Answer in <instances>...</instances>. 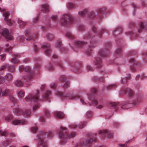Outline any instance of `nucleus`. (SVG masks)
<instances>
[{"mask_svg":"<svg viewBox=\"0 0 147 147\" xmlns=\"http://www.w3.org/2000/svg\"><path fill=\"white\" fill-rule=\"evenodd\" d=\"M15 86L18 87H21L23 85V83L20 80H17L14 82Z\"/></svg>","mask_w":147,"mask_h":147,"instance_id":"21","label":"nucleus"},{"mask_svg":"<svg viewBox=\"0 0 147 147\" xmlns=\"http://www.w3.org/2000/svg\"><path fill=\"white\" fill-rule=\"evenodd\" d=\"M115 53L117 55L121 54V50L119 49H117L115 51Z\"/></svg>","mask_w":147,"mask_h":147,"instance_id":"48","label":"nucleus"},{"mask_svg":"<svg viewBox=\"0 0 147 147\" xmlns=\"http://www.w3.org/2000/svg\"><path fill=\"white\" fill-rule=\"evenodd\" d=\"M39 107V106L38 105H35L33 107V109L34 110H36Z\"/></svg>","mask_w":147,"mask_h":147,"instance_id":"62","label":"nucleus"},{"mask_svg":"<svg viewBox=\"0 0 147 147\" xmlns=\"http://www.w3.org/2000/svg\"><path fill=\"white\" fill-rule=\"evenodd\" d=\"M26 123V121L23 120H15L13 121L12 124L15 125H17L18 124L24 125Z\"/></svg>","mask_w":147,"mask_h":147,"instance_id":"16","label":"nucleus"},{"mask_svg":"<svg viewBox=\"0 0 147 147\" xmlns=\"http://www.w3.org/2000/svg\"><path fill=\"white\" fill-rule=\"evenodd\" d=\"M45 113L46 115L47 116L49 117V111L47 110H46L45 111Z\"/></svg>","mask_w":147,"mask_h":147,"instance_id":"57","label":"nucleus"},{"mask_svg":"<svg viewBox=\"0 0 147 147\" xmlns=\"http://www.w3.org/2000/svg\"><path fill=\"white\" fill-rule=\"evenodd\" d=\"M9 100L10 101L13 102L15 100V98L13 96H10L9 98Z\"/></svg>","mask_w":147,"mask_h":147,"instance_id":"56","label":"nucleus"},{"mask_svg":"<svg viewBox=\"0 0 147 147\" xmlns=\"http://www.w3.org/2000/svg\"><path fill=\"white\" fill-rule=\"evenodd\" d=\"M86 125V123L85 122H83L80 123L78 125V127L80 129H81L84 127Z\"/></svg>","mask_w":147,"mask_h":147,"instance_id":"30","label":"nucleus"},{"mask_svg":"<svg viewBox=\"0 0 147 147\" xmlns=\"http://www.w3.org/2000/svg\"><path fill=\"white\" fill-rule=\"evenodd\" d=\"M51 88H55L56 86V85L54 83L52 84L51 86Z\"/></svg>","mask_w":147,"mask_h":147,"instance_id":"63","label":"nucleus"},{"mask_svg":"<svg viewBox=\"0 0 147 147\" xmlns=\"http://www.w3.org/2000/svg\"><path fill=\"white\" fill-rule=\"evenodd\" d=\"M109 104L111 106L113 107L119 105V103L114 102H111Z\"/></svg>","mask_w":147,"mask_h":147,"instance_id":"44","label":"nucleus"},{"mask_svg":"<svg viewBox=\"0 0 147 147\" xmlns=\"http://www.w3.org/2000/svg\"><path fill=\"white\" fill-rule=\"evenodd\" d=\"M95 140V139H94V138H93L92 137L89 139L86 140L85 142L82 141L81 142L79 145H75L74 147H79L80 145H81L82 144V145L86 147H90L91 146V144Z\"/></svg>","mask_w":147,"mask_h":147,"instance_id":"5","label":"nucleus"},{"mask_svg":"<svg viewBox=\"0 0 147 147\" xmlns=\"http://www.w3.org/2000/svg\"><path fill=\"white\" fill-rule=\"evenodd\" d=\"M0 56L1 57V60L2 61H4L5 59L6 56L4 54L3 55H1Z\"/></svg>","mask_w":147,"mask_h":147,"instance_id":"52","label":"nucleus"},{"mask_svg":"<svg viewBox=\"0 0 147 147\" xmlns=\"http://www.w3.org/2000/svg\"><path fill=\"white\" fill-rule=\"evenodd\" d=\"M10 142V141L9 140H6L4 143V145H7V144H9Z\"/></svg>","mask_w":147,"mask_h":147,"instance_id":"59","label":"nucleus"},{"mask_svg":"<svg viewBox=\"0 0 147 147\" xmlns=\"http://www.w3.org/2000/svg\"><path fill=\"white\" fill-rule=\"evenodd\" d=\"M57 17L56 16H52V19L54 20H56L57 19Z\"/></svg>","mask_w":147,"mask_h":147,"instance_id":"61","label":"nucleus"},{"mask_svg":"<svg viewBox=\"0 0 147 147\" xmlns=\"http://www.w3.org/2000/svg\"><path fill=\"white\" fill-rule=\"evenodd\" d=\"M142 99V96L141 95H139L137 96L136 98V100L132 101L131 103L133 105H138L139 103L141 102Z\"/></svg>","mask_w":147,"mask_h":147,"instance_id":"11","label":"nucleus"},{"mask_svg":"<svg viewBox=\"0 0 147 147\" xmlns=\"http://www.w3.org/2000/svg\"><path fill=\"white\" fill-rule=\"evenodd\" d=\"M67 6L69 8H72L74 7V5L71 3H69Z\"/></svg>","mask_w":147,"mask_h":147,"instance_id":"53","label":"nucleus"},{"mask_svg":"<svg viewBox=\"0 0 147 147\" xmlns=\"http://www.w3.org/2000/svg\"><path fill=\"white\" fill-rule=\"evenodd\" d=\"M66 37L70 39H73L74 38V36L72 34L69 32H67L66 33Z\"/></svg>","mask_w":147,"mask_h":147,"instance_id":"31","label":"nucleus"},{"mask_svg":"<svg viewBox=\"0 0 147 147\" xmlns=\"http://www.w3.org/2000/svg\"><path fill=\"white\" fill-rule=\"evenodd\" d=\"M38 92L37 91L36 95L32 96V94H30L28 96L26 97L25 99L27 102L37 101L38 100Z\"/></svg>","mask_w":147,"mask_h":147,"instance_id":"6","label":"nucleus"},{"mask_svg":"<svg viewBox=\"0 0 147 147\" xmlns=\"http://www.w3.org/2000/svg\"><path fill=\"white\" fill-rule=\"evenodd\" d=\"M76 127L77 126L75 124H72L69 126V128L71 129H73L76 128Z\"/></svg>","mask_w":147,"mask_h":147,"instance_id":"50","label":"nucleus"},{"mask_svg":"<svg viewBox=\"0 0 147 147\" xmlns=\"http://www.w3.org/2000/svg\"><path fill=\"white\" fill-rule=\"evenodd\" d=\"M99 134H101L103 137H107L108 138H110L113 136V134L111 132L108 131L106 130H100Z\"/></svg>","mask_w":147,"mask_h":147,"instance_id":"7","label":"nucleus"},{"mask_svg":"<svg viewBox=\"0 0 147 147\" xmlns=\"http://www.w3.org/2000/svg\"><path fill=\"white\" fill-rule=\"evenodd\" d=\"M24 37L22 35L19 36L17 37L18 40L20 42H22L24 41Z\"/></svg>","mask_w":147,"mask_h":147,"instance_id":"41","label":"nucleus"},{"mask_svg":"<svg viewBox=\"0 0 147 147\" xmlns=\"http://www.w3.org/2000/svg\"><path fill=\"white\" fill-rule=\"evenodd\" d=\"M5 77L7 80L9 81L11 80L13 78V76L11 74L7 73Z\"/></svg>","mask_w":147,"mask_h":147,"instance_id":"26","label":"nucleus"},{"mask_svg":"<svg viewBox=\"0 0 147 147\" xmlns=\"http://www.w3.org/2000/svg\"><path fill=\"white\" fill-rule=\"evenodd\" d=\"M19 70L20 71L24 70L25 71L28 72L29 74H28L24 78L26 81H29L32 78V75L30 71L31 68L29 67L26 66L24 67V66L22 65L19 66Z\"/></svg>","mask_w":147,"mask_h":147,"instance_id":"2","label":"nucleus"},{"mask_svg":"<svg viewBox=\"0 0 147 147\" xmlns=\"http://www.w3.org/2000/svg\"><path fill=\"white\" fill-rule=\"evenodd\" d=\"M51 92L50 91L48 90L45 93V95H44L42 98L40 99V100L42 101V100H45L46 99V98L49 96V94H51Z\"/></svg>","mask_w":147,"mask_h":147,"instance_id":"23","label":"nucleus"},{"mask_svg":"<svg viewBox=\"0 0 147 147\" xmlns=\"http://www.w3.org/2000/svg\"><path fill=\"white\" fill-rule=\"evenodd\" d=\"M18 22L20 27L23 26H25L26 24V22H23L21 20H19Z\"/></svg>","mask_w":147,"mask_h":147,"instance_id":"33","label":"nucleus"},{"mask_svg":"<svg viewBox=\"0 0 147 147\" xmlns=\"http://www.w3.org/2000/svg\"><path fill=\"white\" fill-rule=\"evenodd\" d=\"M76 135V134L75 132H71L68 136V137L69 138H72L74 137Z\"/></svg>","mask_w":147,"mask_h":147,"instance_id":"42","label":"nucleus"},{"mask_svg":"<svg viewBox=\"0 0 147 147\" xmlns=\"http://www.w3.org/2000/svg\"><path fill=\"white\" fill-rule=\"evenodd\" d=\"M130 75H129V77L127 78H121V82L123 84H124L126 83L127 82V79H129L130 78Z\"/></svg>","mask_w":147,"mask_h":147,"instance_id":"29","label":"nucleus"},{"mask_svg":"<svg viewBox=\"0 0 147 147\" xmlns=\"http://www.w3.org/2000/svg\"><path fill=\"white\" fill-rule=\"evenodd\" d=\"M57 94L59 96L63 97H68L67 95L65 94H63L61 93L60 92H57Z\"/></svg>","mask_w":147,"mask_h":147,"instance_id":"47","label":"nucleus"},{"mask_svg":"<svg viewBox=\"0 0 147 147\" xmlns=\"http://www.w3.org/2000/svg\"><path fill=\"white\" fill-rule=\"evenodd\" d=\"M74 20V18L71 14H66L62 16L61 22L63 24L67 25L68 22L71 23Z\"/></svg>","mask_w":147,"mask_h":147,"instance_id":"1","label":"nucleus"},{"mask_svg":"<svg viewBox=\"0 0 147 147\" xmlns=\"http://www.w3.org/2000/svg\"><path fill=\"white\" fill-rule=\"evenodd\" d=\"M144 28V24L143 22H141L140 24L139 29L138 30V32H141L142 30Z\"/></svg>","mask_w":147,"mask_h":147,"instance_id":"37","label":"nucleus"},{"mask_svg":"<svg viewBox=\"0 0 147 147\" xmlns=\"http://www.w3.org/2000/svg\"><path fill=\"white\" fill-rule=\"evenodd\" d=\"M108 55L107 52L103 49L100 50L99 51V55L96 59L95 63L98 67H100L101 66V59L100 58V57H104Z\"/></svg>","mask_w":147,"mask_h":147,"instance_id":"3","label":"nucleus"},{"mask_svg":"<svg viewBox=\"0 0 147 147\" xmlns=\"http://www.w3.org/2000/svg\"><path fill=\"white\" fill-rule=\"evenodd\" d=\"M117 86V85L116 84H112L108 85L107 87V89H110L116 87Z\"/></svg>","mask_w":147,"mask_h":147,"instance_id":"35","label":"nucleus"},{"mask_svg":"<svg viewBox=\"0 0 147 147\" xmlns=\"http://www.w3.org/2000/svg\"><path fill=\"white\" fill-rule=\"evenodd\" d=\"M94 13L93 12H91L90 13V14L89 15V16H90L91 17V18H92L93 17H94Z\"/></svg>","mask_w":147,"mask_h":147,"instance_id":"64","label":"nucleus"},{"mask_svg":"<svg viewBox=\"0 0 147 147\" xmlns=\"http://www.w3.org/2000/svg\"><path fill=\"white\" fill-rule=\"evenodd\" d=\"M5 82V80L2 77H0V84L4 83Z\"/></svg>","mask_w":147,"mask_h":147,"instance_id":"51","label":"nucleus"},{"mask_svg":"<svg viewBox=\"0 0 147 147\" xmlns=\"http://www.w3.org/2000/svg\"><path fill=\"white\" fill-rule=\"evenodd\" d=\"M143 77V76L142 75H138L136 77V80H138L139 78H140V79L142 78Z\"/></svg>","mask_w":147,"mask_h":147,"instance_id":"54","label":"nucleus"},{"mask_svg":"<svg viewBox=\"0 0 147 147\" xmlns=\"http://www.w3.org/2000/svg\"><path fill=\"white\" fill-rule=\"evenodd\" d=\"M10 91L7 89H5L2 92V95L3 96H6L9 95Z\"/></svg>","mask_w":147,"mask_h":147,"instance_id":"22","label":"nucleus"},{"mask_svg":"<svg viewBox=\"0 0 147 147\" xmlns=\"http://www.w3.org/2000/svg\"><path fill=\"white\" fill-rule=\"evenodd\" d=\"M59 138H61L60 143L61 144L63 145L65 144L66 142V140L64 138V134L62 131H61L59 134Z\"/></svg>","mask_w":147,"mask_h":147,"instance_id":"12","label":"nucleus"},{"mask_svg":"<svg viewBox=\"0 0 147 147\" xmlns=\"http://www.w3.org/2000/svg\"><path fill=\"white\" fill-rule=\"evenodd\" d=\"M20 110L19 108H15L13 110V113L16 115L20 113Z\"/></svg>","mask_w":147,"mask_h":147,"instance_id":"36","label":"nucleus"},{"mask_svg":"<svg viewBox=\"0 0 147 147\" xmlns=\"http://www.w3.org/2000/svg\"><path fill=\"white\" fill-rule=\"evenodd\" d=\"M86 70L88 71H91L92 70V68L90 66H88L86 68Z\"/></svg>","mask_w":147,"mask_h":147,"instance_id":"55","label":"nucleus"},{"mask_svg":"<svg viewBox=\"0 0 147 147\" xmlns=\"http://www.w3.org/2000/svg\"><path fill=\"white\" fill-rule=\"evenodd\" d=\"M55 116L58 118H61L64 116V114L60 111H56L54 113Z\"/></svg>","mask_w":147,"mask_h":147,"instance_id":"18","label":"nucleus"},{"mask_svg":"<svg viewBox=\"0 0 147 147\" xmlns=\"http://www.w3.org/2000/svg\"><path fill=\"white\" fill-rule=\"evenodd\" d=\"M123 93L127 94L129 97H132L134 95L133 91L129 88L125 89L124 90Z\"/></svg>","mask_w":147,"mask_h":147,"instance_id":"13","label":"nucleus"},{"mask_svg":"<svg viewBox=\"0 0 147 147\" xmlns=\"http://www.w3.org/2000/svg\"><path fill=\"white\" fill-rule=\"evenodd\" d=\"M75 45L78 47H81L87 44V42H82L79 40H76L75 42Z\"/></svg>","mask_w":147,"mask_h":147,"instance_id":"19","label":"nucleus"},{"mask_svg":"<svg viewBox=\"0 0 147 147\" xmlns=\"http://www.w3.org/2000/svg\"><path fill=\"white\" fill-rule=\"evenodd\" d=\"M84 28V27L82 25H81L79 26L78 27L79 29L80 30H82Z\"/></svg>","mask_w":147,"mask_h":147,"instance_id":"60","label":"nucleus"},{"mask_svg":"<svg viewBox=\"0 0 147 147\" xmlns=\"http://www.w3.org/2000/svg\"><path fill=\"white\" fill-rule=\"evenodd\" d=\"M6 67L7 68L8 70L11 72H14L15 70V67L11 65H9L8 64H5L4 65H2L0 67V71L5 69Z\"/></svg>","mask_w":147,"mask_h":147,"instance_id":"8","label":"nucleus"},{"mask_svg":"<svg viewBox=\"0 0 147 147\" xmlns=\"http://www.w3.org/2000/svg\"><path fill=\"white\" fill-rule=\"evenodd\" d=\"M84 39H86L88 41H89L91 39L92 40L91 35L90 34H87L85 35L83 38Z\"/></svg>","mask_w":147,"mask_h":147,"instance_id":"28","label":"nucleus"},{"mask_svg":"<svg viewBox=\"0 0 147 147\" xmlns=\"http://www.w3.org/2000/svg\"><path fill=\"white\" fill-rule=\"evenodd\" d=\"M49 8V6L47 4H44L42 6V9H41V10L42 11V9L45 10H47Z\"/></svg>","mask_w":147,"mask_h":147,"instance_id":"34","label":"nucleus"},{"mask_svg":"<svg viewBox=\"0 0 147 147\" xmlns=\"http://www.w3.org/2000/svg\"><path fill=\"white\" fill-rule=\"evenodd\" d=\"M0 34L3 36L5 38L9 40H12L13 38L11 34L10 31L6 28H4L0 32Z\"/></svg>","mask_w":147,"mask_h":147,"instance_id":"4","label":"nucleus"},{"mask_svg":"<svg viewBox=\"0 0 147 147\" xmlns=\"http://www.w3.org/2000/svg\"><path fill=\"white\" fill-rule=\"evenodd\" d=\"M104 9L102 8H98L97 9V11L100 14H102L104 11Z\"/></svg>","mask_w":147,"mask_h":147,"instance_id":"43","label":"nucleus"},{"mask_svg":"<svg viewBox=\"0 0 147 147\" xmlns=\"http://www.w3.org/2000/svg\"><path fill=\"white\" fill-rule=\"evenodd\" d=\"M8 135V132L6 130L3 131L0 130V135L2 136H7Z\"/></svg>","mask_w":147,"mask_h":147,"instance_id":"25","label":"nucleus"},{"mask_svg":"<svg viewBox=\"0 0 147 147\" xmlns=\"http://www.w3.org/2000/svg\"><path fill=\"white\" fill-rule=\"evenodd\" d=\"M47 37L49 40H51L54 38V36L51 34H49L47 36Z\"/></svg>","mask_w":147,"mask_h":147,"instance_id":"46","label":"nucleus"},{"mask_svg":"<svg viewBox=\"0 0 147 147\" xmlns=\"http://www.w3.org/2000/svg\"><path fill=\"white\" fill-rule=\"evenodd\" d=\"M92 102L95 105H97L96 107L97 109H101L103 107L102 102L101 101H97L95 99L92 100Z\"/></svg>","mask_w":147,"mask_h":147,"instance_id":"15","label":"nucleus"},{"mask_svg":"<svg viewBox=\"0 0 147 147\" xmlns=\"http://www.w3.org/2000/svg\"><path fill=\"white\" fill-rule=\"evenodd\" d=\"M11 61L13 63L16 64L18 63L19 61L17 58L14 57L11 59Z\"/></svg>","mask_w":147,"mask_h":147,"instance_id":"38","label":"nucleus"},{"mask_svg":"<svg viewBox=\"0 0 147 147\" xmlns=\"http://www.w3.org/2000/svg\"><path fill=\"white\" fill-rule=\"evenodd\" d=\"M26 39L27 41H30L32 39L31 33L27 31H25Z\"/></svg>","mask_w":147,"mask_h":147,"instance_id":"17","label":"nucleus"},{"mask_svg":"<svg viewBox=\"0 0 147 147\" xmlns=\"http://www.w3.org/2000/svg\"><path fill=\"white\" fill-rule=\"evenodd\" d=\"M25 94L23 90H20L19 91L18 93V96L19 97H23Z\"/></svg>","mask_w":147,"mask_h":147,"instance_id":"32","label":"nucleus"},{"mask_svg":"<svg viewBox=\"0 0 147 147\" xmlns=\"http://www.w3.org/2000/svg\"><path fill=\"white\" fill-rule=\"evenodd\" d=\"M31 114V111L29 110H26L22 112V114L25 117H29Z\"/></svg>","mask_w":147,"mask_h":147,"instance_id":"20","label":"nucleus"},{"mask_svg":"<svg viewBox=\"0 0 147 147\" xmlns=\"http://www.w3.org/2000/svg\"><path fill=\"white\" fill-rule=\"evenodd\" d=\"M45 50V53L47 55H49L51 52L50 45L48 44H46L42 47Z\"/></svg>","mask_w":147,"mask_h":147,"instance_id":"14","label":"nucleus"},{"mask_svg":"<svg viewBox=\"0 0 147 147\" xmlns=\"http://www.w3.org/2000/svg\"><path fill=\"white\" fill-rule=\"evenodd\" d=\"M3 15L5 17L4 20L6 21L7 24L9 26L12 25L14 22L11 20L10 19H8L9 13L8 12H5L3 13Z\"/></svg>","mask_w":147,"mask_h":147,"instance_id":"10","label":"nucleus"},{"mask_svg":"<svg viewBox=\"0 0 147 147\" xmlns=\"http://www.w3.org/2000/svg\"><path fill=\"white\" fill-rule=\"evenodd\" d=\"M44 136V135L39 136L38 138V140L39 144L42 146V147H47V143L43 140Z\"/></svg>","mask_w":147,"mask_h":147,"instance_id":"9","label":"nucleus"},{"mask_svg":"<svg viewBox=\"0 0 147 147\" xmlns=\"http://www.w3.org/2000/svg\"><path fill=\"white\" fill-rule=\"evenodd\" d=\"M31 130L33 133H35L37 131V128L36 126L33 127L31 128Z\"/></svg>","mask_w":147,"mask_h":147,"instance_id":"45","label":"nucleus"},{"mask_svg":"<svg viewBox=\"0 0 147 147\" xmlns=\"http://www.w3.org/2000/svg\"><path fill=\"white\" fill-rule=\"evenodd\" d=\"M87 12V10L86 9H85L82 11L79 12L78 14L80 16L83 17Z\"/></svg>","mask_w":147,"mask_h":147,"instance_id":"24","label":"nucleus"},{"mask_svg":"<svg viewBox=\"0 0 147 147\" xmlns=\"http://www.w3.org/2000/svg\"><path fill=\"white\" fill-rule=\"evenodd\" d=\"M56 46L58 48H60L61 46V42L60 40H58L56 42Z\"/></svg>","mask_w":147,"mask_h":147,"instance_id":"39","label":"nucleus"},{"mask_svg":"<svg viewBox=\"0 0 147 147\" xmlns=\"http://www.w3.org/2000/svg\"><path fill=\"white\" fill-rule=\"evenodd\" d=\"M60 128L62 131H65L67 129L66 127L63 126H61Z\"/></svg>","mask_w":147,"mask_h":147,"instance_id":"58","label":"nucleus"},{"mask_svg":"<svg viewBox=\"0 0 147 147\" xmlns=\"http://www.w3.org/2000/svg\"><path fill=\"white\" fill-rule=\"evenodd\" d=\"M12 116L11 115H8L5 117V120L7 121H9L12 119Z\"/></svg>","mask_w":147,"mask_h":147,"instance_id":"40","label":"nucleus"},{"mask_svg":"<svg viewBox=\"0 0 147 147\" xmlns=\"http://www.w3.org/2000/svg\"><path fill=\"white\" fill-rule=\"evenodd\" d=\"M47 136L49 138H51L53 136V133L51 132H49L47 133Z\"/></svg>","mask_w":147,"mask_h":147,"instance_id":"49","label":"nucleus"},{"mask_svg":"<svg viewBox=\"0 0 147 147\" xmlns=\"http://www.w3.org/2000/svg\"><path fill=\"white\" fill-rule=\"evenodd\" d=\"M12 47L9 46L8 44H6L4 47V49L5 51H10L12 49Z\"/></svg>","mask_w":147,"mask_h":147,"instance_id":"27","label":"nucleus"}]
</instances>
